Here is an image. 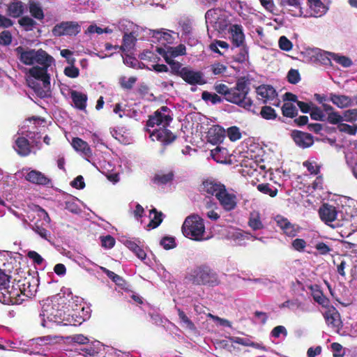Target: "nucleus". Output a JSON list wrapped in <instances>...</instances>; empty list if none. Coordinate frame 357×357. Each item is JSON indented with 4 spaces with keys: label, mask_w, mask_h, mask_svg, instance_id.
Here are the masks:
<instances>
[{
    "label": "nucleus",
    "mask_w": 357,
    "mask_h": 357,
    "mask_svg": "<svg viewBox=\"0 0 357 357\" xmlns=\"http://www.w3.org/2000/svg\"><path fill=\"white\" fill-rule=\"evenodd\" d=\"M172 120L169 114V109L167 107H162L154 114L149 117L147 121V132L153 141L158 140L164 144L172 142L176 136L166 128Z\"/></svg>",
    "instance_id": "obj_1"
},
{
    "label": "nucleus",
    "mask_w": 357,
    "mask_h": 357,
    "mask_svg": "<svg viewBox=\"0 0 357 357\" xmlns=\"http://www.w3.org/2000/svg\"><path fill=\"white\" fill-rule=\"evenodd\" d=\"M183 235L194 241H204L208 238L205 236V226L204 220L197 214L187 217L182 226Z\"/></svg>",
    "instance_id": "obj_2"
},
{
    "label": "nucleus",
    "mask_w": 357,
    "mask_h": 357,
    "mask_svg": "<svg viewBox=\"0 0 357 357\" xmlns=\"http://www.w3.org/2000/svg\"><path fill=\"white\" fill-rule=\"evenodd\" d=\"M250 87L245 80H238L236 86L231 88L227 101L236 104L247 110H251L252 100L248 96Z\"/></svg>",
    "instance_id": "obj_3"
},
{
    "label": "nucleus",
    "mask_w": 357,
    "mask_h": 357,
    "mask_svg": "<svg viewBox=\"0 0 357 357\" xmlns=\"http://www.w3.org/2000/svg\"><path fill=\"white\" fill-rule=\"evenodd\" d=\"M17 54L19 56L20 61L25 65H33L36 63H44L52 59V56L48 54L43 49L34 50L28 49L25 50L23 47L19 46L15 49Z\"/></svg>",
    "instance_id": "obj_4"
},
{
    "label": "nucleus",
    "mask_w": 357,
    "mask_h": 357,
    "mask_svg": "<svg viewBox=\"0 0 357 357\" xmlns=\"http://www.w3.org/2000/svg\"><path fill=\"white\" fill-rule=\"evenodd\" d=\"M208 30L213 28L218 32L223 31L229 25L228 14L221 9L208 10L205 15Z\"/></svg>",
    "instance_id": "obj_5"
},
{
    "label": "nucleus",
    "mask_w": 357,
    "mask_h": 357,
    "mask_svg": "<svg viewBox=\"0 0 357 357\" xmlns=\"http://www.w3.org/2000/svg\"><path fill=\"white\" fill-rule=\"evenodd\" d=\"M319 215L321 220L327 225L337 228L343 226V222L339 218V213L336 207L324 204L319 209Z\"/></svg>",
    "instance_id": "obj_6"
},
{
    "label": "nucleus",
    "mask_w": 357,
    "mask_h": 357,
    "mask_svg": "<svg viewBox=\"0 0 357 357\" xmlns=\"http://www.w3.org/2000/svg\"><path fill=\"white\" fill-rule=\"evenodd\" d=\"M192 276L194 278V283L200 284L216 285L218 283L217 274L208 266H199L196 268Z\"/></svg>",
    "instance_id": "obj_7"
},
{
    "label": "nucleus",
    "mask_w": 357,
    "mask_h": 357,
    "mask_svg": "<svg viewBox=\"0 0 357 357\" xmlns=\"http://www.w3.org/2000/svg\"><path fill=\"white\" fill-rule=\"evenodd\" d=\"M93 165L97 170L105 174L107 179L113 183L119 181V165H116L112 162L106 160H100L98 162H93Z\"/></svg>",
    "instance_id": "obj_8"
},
{
    "label": "nucleus",
    "mask_w": 357,
    "mask_h": 357,
    "mask_svg": "<svg viewBox=\"0 0 357 357\" xmlns=\"http://www.w3.org/2000/svg\"><path fill=\"white\" fill-rule=\"evenodd\" d=\"M81 31V26L77 22L66 21L56 24L52 29L53 36L60 37L63 36H75Z\"/></svg>",
    "instance_id": "obj_9"
},
{
    "label": "nucleus",
    "mask_w": 357,
    "mask_h": 357,
    "mask_svg": "<svg viewBox=\"0 0 357 357\" xmlns=\"http://www.w3.org/2000/svg\"><path fill=\"white\" fill-rule=\"evenodd\" d=\"M53 62L54 59L52 58V59L45 61L44 63H38L41 66H33L29 70L30 76L36 79L42 81L45 88H48L50 86V76L47 73V69Z\"/></svg>",
    "instance_id": "obj_10"
},
{
    "label": "nucleus",
    "mask_w": 357,
    "mask_h": 357,
    "mask_svg": "<svg viewBox=\"0 0 357 357\" xmlns=\"http://www.w3.org/2000/svg\"><path fill=\"white\" fill-rule=\"evenodd\" d=\"M123 243L126 247L132 251L135 256L142 260L146 265L149 266H151L153 265L151 260L146 257V253L139 245L140 241L139 240L128 238L125 239Z\"/></svg>",
    "instance_id": "obj_11"
},
{
    "label": "nucleus",
    "mask_w": 357,
    "mask_h": 357,
    "mask_svg": "<svg viewBox=\"0 0 357 357\" xmlns=\"http://www.w3.org/2000/svg\"><path fill=\"white\" fill-rule=\"evenodd\" d=\"M228 238L235 245H245L249 240H259L263 241V238H257L249 232L244 231L239 229H232L228 233Z\"/></svg>",
    "instance_id": "obj_12"
},
{
    "label": "nucleus",
    "mask_w": 357,
    "mask_h": 357,
    "mask_svg": "<svg viewBox=\"0 0 357 357\" xmlns=\"http://www.w3.org/2000/svg\"><path fill=\"white\" fill-rule=\"evenodd\" d=\"M181 77L191 85H202L206 83L203 73L194 70L188 67H183L182 68Z\"/></svg>",
    "instance_id": "obj_13"
},
{
    "label": "nucleus",
    "mask_w": 357,
    "mask_h": 357,
    "mask_svg": "<svg viewBox=\"0 0 357 357\" xmlns=\"http://www.w3.org/2000/svg\"><path fill=\"white\" fill-rule=\"evenodd\" d=\"M225 188V185L213 178L204 181L200 186L201 192L208 195L215 196L216 199Z\"/></svg>",
    "instance_id": "obj_14"
},
{
    "label": "nucleus",
    "mask_w": 357,
    "mask_h": 357,
    "mask_svg": "<svg viewBox=\"0 0 357 357\" xmlns=\"http://www.w3.org/2000/svg\"><path fill=\"white\" fill-rule=\"evenodd\" d=\"M220 206L226 211H231L236 208L238 203L236 195L229 192L226 188L219 195L217 198Z\"/></svg>",
    "instance_id": "obj_15"
},
{
    "label": "nucleus",
    "mask_w": 357,
    "mask_h": 357,
    "mask_svg": "<svg viewBox=\"0 0 357 357\" xmlns=\"http://www.w3.org/2000/svg\"><path fill=\"white\" fill-rule=\"evenodd\" d=\"M303 0H280V6L294 17H306L304 15L302 2Z\"/></svg>",
    "instance_id": "obj_16"
},
{
    "label": "nucleus",
    "mask_w": 357,
    "mask_h": 357,
    "mask_svg": "<svg viewBox=\"0 0 357 357\" xmlns=\"http://www.w3.org/2000/svg\"><path fill=\"white\" fill-rule=\"evenodd\" d=\"M229 40L236 47H243L245 35L241 25L232 24L229 28Z\"/></svg>",
    "instance_id": "obj_17"
},
{
    "label": "nucleus",
    "mask_w": 357,
    "mask_h": 357,
    "mask_svg": "<svg viewBox=\"0 0 357 357\" xmlns=\"http://www.w3.org/2000/svg\"><path fill=\"white\" fill-rule=\"evenodd\" d=\"M277 225L280 228L284 234L294 237L298 233V227L291 223L287 218L281 215L275 218Z\"/></svg>",
    "instance_id": "obj_18"
},
{
    "label": "nucleus",
    "mask_w": 357,
    "mask_h": 357,
    "mask_svg": "<svg viewBox=\"0 0 357 357\" xmlns=\"http://www.w3.org/2000/svg\"><path fill=\"white\" fill-rule=\"evenodd\" d=\"M219 212L220 208L215 202L206 200L202 210V215L212 221H216L220 217Z\"/></svg>",
    "instance_id": "obj_19"
},
{
    "label": "nucleus",
    "mask_w": 357,
    "mask_h": 357,
    "mask_svg": "<svg viewBox=\"0 0 357 357\" xmlns=\"http://www.w3.org/2000/svg\"><path fill=\"white\" fill-rule=\"evenodd\" d=\"M291 137L296 145L303 149L310 147L314 142L313 138L310 134L301 131H293Z\"/></svg>",
    "instance_id": "obj_20"
},
{
    "label": "nucleus",
    "mask_w": 357,
    "mask_h": 357,
    "mask_svg": "<svg viewBox=\"0 0 357 357\" xmlns=\"http://www.w3.org/2000/svg\"><path fill=\"white\" fill-rule=\"evenodd\" d=\"M257 93L259 100L264 102H268L275 100L277 93L275 89L270 85H261L257 88Z\"/></svg>",
    "instance_id": "obj_21"
},
{
    "label": "nucleus",
    "mask_w": 357,
    "mask_h": 357,
    "mask_svg": "<svg viewBox=\"0 0 357 357\" xmlns=\"http://www.w3.org/2000/svg\"><path fill=\"white\" fill-rule=\"evenodd\" d=\"M328 100L340 109L354 106V100L348 96L331 93Z\"/></svg>",
    "instance_id": "obj_22"
},
{
    "label": "nucleus",
    "mask_w": 357,
    "mask_h": 357,
    "mask_svg": "<svg viewBox=\"0 0 357 357\" xmlns=\"http://www.w3.org/2000/svg\"><path fill=\"white\" fill-rule=\"evenodd\" d=\"M225 136V130L220 126H212L207 132V140L213 144L221 142Z\"/></svg>",
    "instance_id": "obj_23"
},
{
    "label": "nucleus",
    "mask_w": 357,
    "mask_h": 357,
    "mask_svg": "<svg viewBox=\"0 0 357 357\" xmlns=\"http://www.w3.org/2000/svg\"><path fill=\"white\" fill-rule=\"evenodd\" d=\"M7 15L13 18L22 17L25 12V4L19 0H14L7 7Z\"/></svg>",
    "instance_id": "obj_24"
},
{
    "label": "nucleus",
    "mask_w": 357,
    "mask_h": 357,
    "mask_svg": "<svg viewBox=\"0 0 357 357\" xmlns=\"http://www.w3.org/2000/svg\"><path fill=\"white\" fill-rule=\"evenodd\" d=\"M26 181L38 185H48L51 180L42 172L37 170L30 171L25 176Z\"/></svg>",
    "instance_id": "obj_25"
},
{
    "label": "nucleus",
    "mask_w": 357,
    "mask_h": 357,
    "mask_svg": "<svg viewBox=\"0 0 357 357\" xmlns=\"http://www.w3.org/2000/svg\"><path fill=\"white\" fill-rule=\"evenodd\" d=\"M248 225L253 231H258L264 228L261 213L258 211H252L250 213Z\"/></svg>",
    "instance_id": "obj_26"
},
{
    "label": "nucleus",
    "mask_w": 357,
    "mask_h": 357,
    "mask_svg": "<svg viewBox=\"0 0 357 357\" xmlns=\"http://www.w3.org/2000/svg\"><path fill=\"white\" fill-rule=\"evenodd\" d=\"M15 151L20 156L25 157L30 154L31 151V146L26 138L24 137H17L15 140Z\"/></svg>",
    "instance_id": "obj_27"
},
{
    "label": "nucleus",
    "mask_w": 357,
    "mask_h": 357,
    "mask_svg": "<svg viewBox=\"0 0 357 357\" xmlns=\"http://www.w3.org/2000/svg\"><path fill=\"white\" fill-rule=\"evenodd\" d=\"M112 136L120 143L129 144L132 142L130 132L125 128H117L111 131Z\"/></svg>",
    "instance_id": "obj_28"
},
{
    "label": "nucleus",
    "mask_w": 357,
    "mask_h": 357,
    "mask_svg": "<svg viewBox=\"0 0 357 357\" xmlns=\"http://www.w3.org/2000/svg\"><path fill=\"white\" fill-rule=\"evenodd\" d=\"M310 10L311 16L318 17L324 15L328 8L320 0H307Z\"/></svg>",
    "instance_id": "obj_29"
},
{
    "label": "nucleus",
    "mask_w": 357,
    "mask_h": 357,
    "mask_svg": "<svg viewBox=\"0 0 357 357\" xmlns=\"http://www.w3.org/2000/svg\"><path fill=\"white\" fill-rule=\"evenodd\" d=\"M70 98L75 107L79 109H84L86 107L87 96L75 90H70Z\"/></svg>",
    "instance_id": "obj_30"
},
{
    "label": "nucleus",
    "mask_w": 357,
    "mask_h": 357,
    "mask_svg": "<svg viewBox=\"0 0 357 357\" xmlns=\"http://www.w3.org/2000/svg\"><path fill=\"white\" fill-rule=\"evenodd\" d=\"M280 308L287 307L294 312H305L308 311L306 305L298 299L288 300L279 305Z\"/></svg>",
    "instance_id": "obj_31"
},
{
    "label": "nucleus",
    "mask_w": 357,
    "mask_h": 357,
    "mask_svg": "<svg viewBox=\"0 0 357 357\" xmlns=\"http://www.w3.org/2000/svg\"><path fill=\"white\" fill-rule=\"evenodd\" d=\"M326 322L332 328L338 327L340 323V314L335 308L328 309L324 314Z\"/></svg>",
    "instance_id": "obj_32"
},
{
    "label": "nucleus",
    "mask_w": 357,
    "mask_h": 357,
    "mask_svg": "<svg viewBox=\"0 0 357 357\" xmlns=\"http://www.w3.org/2000/svg\"><path fill=\"white\" fill-rule=\"evenodd\" d=\"M162 213L158 212L155 208L149 211V222L147 225L149 229H154L158 227L162 221Z\"/></svg>",
    "instance_id": "obj_33"
},
{
    "label": "nucleus",
    "mask_w": 357,
    "mask_h": 357,
    "mask_svg": "<svg viewBox=\"0 0 357 357\" xmlns=\"http://www.w3.org/2000/svg\"><path fill=\"white\" fill-rule=\"evenodd\" d=\"M157 51L160 54L167 53L168 55L175 57L185 54V47L183 45H179L176 47H167L166 49L157 47Z\"/></svg>",
    "instance_id": "obj_34"
},
{
    "label": "nucleus",
    "mask_w": 357,
    "mask_h": 357,
    "mask_svg": "<svg viewBox=\"0 0 357 357\" xmlns=\"http://www.w3.org/2000/svg\"><path fill=\"white\" fill-rule=\"evenodd\" d=\"M112 28L114 29V31L116 29H119L120 31L123 32L124 34L132 33L133 29L135 28V24L127 20H121L117 24H113L112 25Z\"/></svg>",
    "instance_id": "obj_35"
},
{
    "label": "nucleus",
    "mask_w": 357,
    "mask_h": 357,
    "mask_svg": "<svg viewBox=\"0 0 357 357\" xmlns=\"http://www.w3.org/2000/svg\"><path fill=\"white\" fill-rule=\"evenodd\" d=\"M135 42H136V37L134 35L133 32L132 33L130 32L129 33H126L123 36V44L120 47V49L124 52H129L134 47Z\"/></svg>",
    "instance_id": "obj_36"
},
{
    "label": "nucleus",
    "mask_w": 357,
    "mask_h": 357,
    "mask_svg": "<svg viewBox=\"0 0 357 357\" xmlns=\"http://www.w3.org/2000/svg\"><path fill=\"white\" fill-rule=\"evenodd\" d=\"M17 22L25 31H33L38 24L36 20L28 15L22 16L18 20Z\"/></svg>",
    "instance_id": "obj_37"
},
{
    "label": "nucleus",
    "mask_w": 357,
    "mask_h": 357,
    "mask_svg": "<svg viewBox=\"0 0 357 357\" xmlns=\"http://www.w3.org/2000/svg\"><path fill=\"white\" fill-rule=\"evenodd\" d=\"M161 55L164 57L165 61L170 66L172 73L181 77V73L183 68L181 67V64L172 59L173 56L168 55L167 53H165Z\"/></svg>",
    "instance_id": "obj_38"
},
{
    "label": "nucleus",
    "mask_w": 357,
    "mask_h": 357,
    "mask_svg": "<svg viewBox=\"0 0 357 357\" xmlns=\"http://www.w3.org/2000/svg\"><path fill=\"white\" fill-rule=\"evenodd\" d=\"M29 9L31 15L33 18L38 20H43L44 19V12L42 8L36 2L30 1L29 4Z\"/></svg>",
    "instance_id": "obj_39"
},
{
    "label": "nucleus",
    "mask_w": 357,
    "mask_h": 357,
    "mask_svg": "<svg viewBox=\"0 0 357 357\" xmlns=\"http://www.w3.org/2000/svg\"><path fill=\"white\" fill-rule=\"evenodd\" d=\"M229 342L231 343H236L238 344H241L246 347H252L255 348H262V347L258 344L252 342L249 338L248 337H229Z\"/></svg>",
    "instance_id": "obj_40"
},
{
    "label": "nucleus",
    "mask_w": 357,
    "mask_h": 357,
    "mask_svg": "<svg viewBox=\"0 0 357 357\" xmlns=\"http://www.w3.org/2000/svg\"><path fill=\"white\" fill-rule=\"evenodd\" d=\"M227 151L225 148L217 146L211 151V155L218 162H223L226 159Z\"/></svg>",
    "instance_id": "obj_41"
},
{
    "label": "nucleus",
    "mask_w": 357,
    "mask_h": 357,
    "mask_svg": "<svg viewBox=\"0 0 357 357\" xmlns=\"http://www.w3.org/2000/svg\"><path fill=\"white\" fill-rule=\"evenodd\" d=\"M72 146L76 151H81L86 155H87V152L89 151V146L87 142L83 141L79 137H75L73 139Z\"/></svg>",
    "instance_id": "obj_42"
},
{
    "label": "nucleus",
    "mask_w": 357,
    "mask_h": 357,
    "mask_svg": "<svg viewBox=\"0 0 357 357\" xmlns=\"http://www.w3.org/2000/svg\"><path fill=\"white\" fill-rule=\"evenodd\" d=\"M153 37L158 39L162 43L167 42V43H172L173 42V38L169 32L162 31L160 30H153Z\"/></svg>",
    "instance_id": "obj_43"
},
{
    "label": "nucleus",
    "mask_w": 357,
    "mask_h": 357,
    "mask_svg": "<svg viewBox=\"0 0 357 357\" xmlns=\"http://www.w3.org/2000/svg\"><path fill=\"white\" fill-rule=\"evenodd\" d=\"M314 248L317 252V253H315V255H330L333 251V248L328 243L322 241L316 243L314 245Z\"/></svg>",
    "instance_id": "obj_44"
},
{
    "label": "nucleus",
    "mask_w": 357,
    "mask_h": 357,
    "mask_svg": "<svg viewBox=\"0 0 357 357\" xmlns=\"http://www.w3.org/2000/svg\"><path fill=\"white\" fill-rule=\"evenodd\" d=\"M10 298L12 297L10 294L9 283L2 285L0 287V302L5 305H10V303L13 302Z\"/></svg>",
    "instance_id": "obj_45"
},
{
    "label": "nucleus",
    "mask_w": 357,
    "mask_h": 357,
    "mask_svg": "<svg viewBox=\"0 0 357 357\" xmlns=\"http://www.w3.org/2000/svg\"><path fill=\"white\" fill-rule=\"evenodd\" d=\"M319 48H307L302 52L303 59L308 63H316Z\"/></svg>",
    "instance_id": "obj_46"
},
{
    "label": "nucleus",
    "mask_w": 357,
    "mask_h": 357,
    "mask_svg": "<svg viewBox=\"0 0 357 357\" xmlns=\"http://www.w3.org/2000/svg\"><path fill=\"white\" fill-rule=\"evenodd\" d=\"M10 299L12 301L10 305H17L22 303L24 298H22V294H21L22 289L20 287L15 288L14 286L10 287Z\"/></svg>",
    "instance_id": "obj_47"
},
{
    "label": "nucleus",
    "mask_w": 357,
    "mask_h": 357,
    "mask_svg": "<svg viewBox=\"0 0 357 357\" xmlns=\"http://www.w3.org/2000/svg\"><path fill=\"white\" fill-rule=\"evenodd\" d=\"M333 54V53H331L319 49V53L317 54V57L315 63H321L323 65L330 64L331 61L332 59L331 54Z\"/></svg>",
    "instance_id": "obj_48"
},
{
    "label": "nucleus",
    "mask_w": 357,
    "mask_h": 357,
    "mask_svg": "<svg viewBox=\"0 0 357 357\" xmlns=\"http://www.w3.org/2000/svg\"><path fill=\"white\" fill-rule=\"evenodd\" d=\"M178 314L181 321V323L182 324L183 326L185 327L186 328L194 331L195 329V326L194 324L192 322V321L186 316L185 312L182 311L180 308L176 307Z\"/></svg>",
    "instance_id": "obj_49"
},
{
    "label": "nucleus",
    "mask_w": 357,
    "mask_h": 357,
    "mask_svg": "<svg viewBox=\"0 0 357 357\" xmlns=\"http://www.w3.org/2000/svg\"><path fill=\"white\" fill-rule=\"evenodd\" d=\"M257 189L259 192L268 195L272 197L276 196L278 193V189L268 183H261L257 185Z\"/></svg>",
    "instance_id": "obj_50"
},
{
    "label": "nucleus",
    "mask_w": 357,
    "mask_h": 357,
    "mask_svg": "<svg viewBox=\"0 0 357 357\" xmlns=\"http://www.w3.org/2000/svg\"><path fill=\"white\" fill-rule=\"evenodd\" d=\"M282 114L284 116L293 118L298 114V110L293 104L285 102L282 107Z\"/></svg>",
    "instance_id": "obj_51"
},
{
    "label": "nucleus",
    "mask_w": 357,
    "mask_h": 357,
    "mask_svg": "<svg viewBox=\"0 0 357 357\" xmlns=\"http://www.w3.org/2000/svg\"><path fill=\"white\" fill-rule=\"evenodd\" d=\"M202 99L207 102H211L213 105L222 102V98L216 93H210L208 91H204L202 94Z\"/></svg>",
    "instance_id": "obj_52"
},
{
    "label": "nucleus",
    "mask_w": 357,
    "mask_h": 357,
    "mask_svg": "<svg viewBox=\"0 0 357 357\" xmlns=\"http://www.w3.org/2000/svg\"><path fill=\"white\" fill-rule=\"evenodd\" d=\"M260 115L263 119L266 120H274L277 117V114L275 113V109L269 106L262 107Z\"/></svg>",
    "instance_id": "obj_53"
},
{
    "label": "nucleus",
    "mask_w": 357,
    "mask_h": 357,
    "mask_svg": "<svg viewBox=\"0 0 357 357\" xmlns=\"http://www.w3.org/2000/svg\"><path fill=\"white\" fill-rule=\"evenodd\" d=\"M331 58L333 60L340 64L344 68H348L352 65L351 60L347 56L333 53L331 54Z\"/></svg>",
    "instance_id": "obj_54"
},
{
    "label": "nucleus",
    "mask_w": 357,
    "mask_h": 357,
    "mask_svg": "<svg viewBox=\"0 0 357 357\" xmlns=\"http://www.w3.org/2000/svg\"><path fill=\"white\" fill-rule=\"evenodd\" d=\"M310 114L311 118L314 120L321 121L326 120V116L321 109L315 106L314 105L312 106L311 110L310 111Z\"/></svg>",
    "instance_id": "obj_55"
},
{
    "label": "nucleus",
    "mask_w": 357,
    "mask_h": 357,
    "mask_svg": "<svg viewBox=\"0 0 357 357\" xmlns=\"http://www.w3.org/2000/svg\"><path fill=\"white\" fill-rule=\"evenodd\" d=\"M303 166L307 168V171L311 174L316 175L319 172V166L317 164V162L313 159H310L307 161H305L303 162Z\"/></svg>",
    "instance_id": "obj_56"
},
{
    "label": "nucleus",
    "mask_w": 357,
    "mask_h": 357,
    "mask_svg": "<svg viewBox=\"0 0 357 357\" xmlns=\"http://www.w3.org/2000/svg\"><path fill=\"white\" fill-rule=\"evenodd\" d=\"M31 229L42 238L49 241L48 237L50 236V231L41 225H38V222L35 223L33 225H31Z\"/></svg>",
    "instance_id": "obj_57"
},
{
    "label": "nucleus",
    "mask_w": 357,
    "mask_h": 357,
    "mask_svg": "<svg viewBox=\"0 0 357 357\" xmlns=\"http://www.w3.org/2000/svg\"><path fill=\"white\" fill-rule=\"evenodd\" d=\"M123 63L125 65L129 67H132L133 68H142L143 65L136 58L126 55V56H123Z\"/></svg>",
    "instance_id": "obj_58"
},
{
    "label": "nucleus",
    "mask_w": 357,
    "mask_h": 357,
    "mask_svg": "<svg viewBox=\"0 0 357 357\" xmlns=\"http://www.w3.org/2000/svg\"><path fill=\"white\" fill-rule=\"evenodd\" d=\"M103 272L117 285L123 286L124 284V280L121 277L116 274L115 273L107 270L105 268H101Z\"/></svg>",
    "instance_id": "obj_59"
},
{
    "label": "nucleus",
    "mask_w": 357,
    "mask_h": 357,
    "mask_svg": "<svg viewBox=\"0 0 357 357\" xmlns=\"http://www.w3.org/2000/svg\"><path fill=\"white\" fill-rule=\"evenodd\" d=\"M337 129L342 132L348 133L351 135H356L357 132V126H350L346 123H344L343 122L339 123L337 126Z\"/></svg>",
    "instance_id": "obj_60"
},
{
    "label": "nucleus",
    "mask_w": 357,
    "mask_h": 357,
    "mask_svg": "<svg viewBox=\"0 0 357 357\" xmlns=\"http://www.w3.org/2000/svg\"><path fill=\"white\" fill-rule=\"evenodd\" d=\"M343 119L344 117L342 115L337 112L334 111L328 113L326 120L331 124H337L338 126L339 123L343 122Z\"/></svg>",
    "instance_id": "obj_61"
},
{
    "label": "nucleus",
    "mask_w": 357,
    "mask_h": 357,
    "mask_svg": "<svg viewBox=\"0 0 357 357\" xmlns=\"http://www.w3.org/2000/svg\"><path fill=\"white\" fill-rule=\"evenodd\" d=\"M160 245L165 250L173 249L176 247L175 239L171 236H165L160 240Z\"/></svg>",
    "instance_id": "obj_62"
},
{
    "label": "nucleus",
    "mask_w": 357,
    "mask_h": 357,
    "mask_svg": "<svg viewBox=\"0 0 357 357\" xmlns=\"http://www.w3.org/2000/svg\"><path fill=\"white\" fill-rule=\"evenodd\" d=\"M36 292V288L34 287V286H31L29 282L23 284V288L22 289L21 291V294H22V296H26L27 298H31L35 295Z\"/></svg>",
    "instance_id": "obj_63"
},
{
    "label": "nucleus",
    "mask_w": 357,
    "mask_h": 357,
    "mask_svg": "<svg viewBox=\"0 0 357 357\" xmlns=\"http://www.w3.org/2000/svg\"><path fill=\"white\" fill-rule=\"evenodd\" d=\"M343 121L353 122L357 120V109H348L344 112Z\"/></svg>",
    "instance_id": "obj_64"
}]
</instances>
